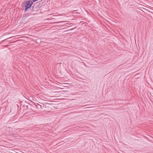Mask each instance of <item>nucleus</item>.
<instances>
[{"label": "nucleus", "instance_id": "1", "mask_svg": "<svg viewBox=\"0 0 153 153\" xmlns=\"http://www.w3.org/2000/svg\"><path fill=\"white\" fill-rule=\"evenodd\" d=\"M33 2L31 1H27L25 2L24 4L25 7V11H26L30 8L33 4Z\"/></svg>", "mask_w": 153, "mask_h": 153}]
</instances>
